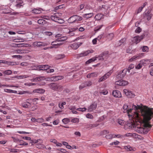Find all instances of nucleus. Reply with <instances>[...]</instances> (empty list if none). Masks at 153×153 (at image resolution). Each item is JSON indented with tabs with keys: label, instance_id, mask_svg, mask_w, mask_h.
Returning <instances> with one entry per match:
<instances>
[{
	"label": "nucleus",
	"instance_id": "nucleus-1",
	"mask_svg": "<svg viewBox=\"0 0 153 153\" xmlns=\"http://www.w3.org/2000/svg\"><path fill=\"white\" fill-rule=\"evenodd\" d=\"M123 109L126 110L123 111L124 113L127 112L128 115L129 119V120H131V123H132V126L133 127L136 128L137 129H136V131L140 133H146L147 131H145V129L140 127L137 126L136 125L135 121L137 123V122H140L142 120V119L141 116L139 113L136 111V110L139 109L140 107L139 106H137L133 105L132 106V108L130 109H128V106L126 104H125L123 106Z\"/></svg>",
	"mask_w": 153,
	"mask_h": 153
},
{
	"label": "nucleus",
	"instance_id": "nucleus-2",
	"mask_svg": "<svg viewBox=\"0 0 153 153\" xmlns=\"http://www.w3.org/2000/svg\"><path fill=\"white\" fill-rule=\"evenodd\" d=\"M141 114L145 122L144 127L145 128L149 129L152 127V125L148 123V121L153 117V112L149 109H144L141 111Z\"/></svg>",
	"mask_w": 153,
	"mask_h": 153
},
{
	"label": "nucleus",
	"instance_id": "nucleus-3",
	"mask_svg": "<svg viewBox=\"0 0 153 153\" xmlns=\"http://www.w3.org/2000/svg\"><path fill=\"white\" fill-rule=\"evenodd\" d=\"M82 20V18L81 17L75 15L69 18L68 19V22L69 23H75Z\"/></svg>",
	"mask_w": 153,
	"mask_h": 153
},
{
	"label": "nucleus",
	"instance_id": "nucleus-4",
	"mask_svg": "<svg viewBox=\"0 0 153 153\" xmlns=\"http://www.w3.org/2000/svg\"><path fill=\"white\" fill-rule=\"evenodd\" d=\"M59 14L60 13H54L53 15L51 16V19L52 20L59 23H63L64 22V20L60 19L59 17L58 16L59 15Z\"/></svg>",
	"mask_w": 153,
	"mask_h": 153
},
{
	"label": "nucleus",
	"instance_id": "nucleus-5",
	"mask_svg": "<svg viewBox=\"0 0 153 153\" xmlns=\"http://www.w3.org/2000/svg\"><path fill=\"white\" fill-rule=\"evenodd\" d=\"M123 92L129 98H133L135 96L134 93L132 91L127 89L123 90Z\"/></svg>",
	"mask_w": 153,
	"mask_h": 153
},
{
	"label": "nucleus",
	"instance_id": "nucleus-6",
	"mask_svg": "<svg viewBox=\"0 0 153 153\" xmlns=\"http://www.w3.org/2000/svg\"><path fill=\"white\" fill-rule=\"evenodd\" d=\"M127 72L126 69H124L123 70L117 71V77L119 79L123 78L126 74Z\"/></svg>",
	"mask_w": 153,
	"mask_h": 153
},
{
	"label": "nucleus",
	"instance_id": "nucleus-7",
	"mask_svg": "<svg viewBox=\"0 0 153 153\" xmlns=\"http://www.w3.org/2000/svg\"><path fill=\"white\" fill-rule=\"evenodd\" d=\"M145 35L142 34L140 36H138L134 37L132 40L133 43L137 44L139 42L144 38Z\"/></svg>",
	"mask_w": 153,
	"mask_h": 153
},
{
	"label": "nucleus",
	"instance_id": "nucleus-8",
	"mask_svg": "<svg viewBox=\"0 0 153 153\" xmlns=\"http://www.w3.org/2000/svg\"><path fill=\"white\" fill-rule=\"evenodd\" d=\"M33 45L34 47H40L46 46L47 44L41 42H34L33 43Z\"/></svg>",
	"mask_w": 153,
	"mask_h": 153
},
{
	"label": "nucleus",
	"instance_id": "nucleus-9",
	"mask_svg": "<svg viewBox=\"0 0 153 153\" xmlns=\"http://www.w3.org/2000/svg\"><path fill=\"white\" fill-rule=\"evenodd\" d=\"M128 82L127 81L121 80L115 82V85L124 86L128 85Z\"/></svg>",
	"mask_w": 153,
	"mask_h": 153
},
{
	"label": "nucleus",
	"instance_id": "nucleus-10",
	"mask_svg": "<svg viewBox=\"0 0 153 153\" xmlns=\"http://www.w3.org/2000/svg\"><path fill=\"white\" fill-rule=\"evenodd\" d=\"M94 51L92 50H87L83 52L78 55V57H81L88 56L89 54L92 53Z\"/></svg>",
	"mask_w": 153,
	"mask_h": 153
},
{
	"label": "nucleus",
	"instance_id": "nucleus-11",
	"mask_svg": "<svg viewBox=\"0 0 153 153\" xmlns=\"http://www.w3.org/2000/svg\"><path fill=\"white\" fill-rule=\"evenodd\" d=\"M144 55L143 53H139L132 57L129 59L130 62H132L141 58Z\"/></svg>",
	"mask_w": 153,
	"mask_h": 153
},
{
	"label": "nucleus",
	"instance_id": "nucleus-12",
	"mask_svg": "<svg viewBox=\"0 0 153 153\" xmlns=\"http://www.w3.org/2000/svg\"><path fill=\"white\" fill-rule=\"evenodd\" d=\"M57 42H59V41H57V39H56L55 41L52 42L51 43V45L52 46L50 48H57L62 44V43H57Z\"/></svg>",
	"mask_w": 153,
	"mask_h": 153
},
{
	"label": "nucleus",
	"instance_id": "nucleus-13",
	"mask_svg": "<svg viewBox=\"0 0 153 153\" xmlns=\"http://www.w3.org/2000/svg\"><path fill=\"white\" fill-rule=\"evenodd\" d=\"M97 104L96 102H94L88 108V110L89 112H91L95 110L97 108Z\"/></svg>",
	"mask_w": 153,
	"mask_h": 153
},
{
	"label": "nucleus",
	"instance_id": "nucleus-14",
	"mask_svg": "<svg viewBox=\"0 0 153 153\" xmlns=\"http://www.w3.org/2000/svg\"><path fill=\"white\" fill-rule=\"evenodd\" d=\"M82 44V42L80 43H74L70 45L68 48L69 47L71 48L72 49L74 50L77 49L79 46Z\"/></svg>",
	"mask_w": 153,
	"mask_h": 153
},
{
	"label": "nucleus",
	"instance_id": "nucleus-15",
	"mask_svg": "<svg viewBox=\"0 0 153 153\" xmlns=\"http://www.w3.org/2000/svg\"><path fill=\"white\" fill-rule=\"evenodd\" d=\"M31 99H28L26 100V101L25 102H24L22 104V106L24 108H28L31 107V105L30 103L27 101H29L30 100H31Z\"/></svg>",
	"mask_w": 153,
	"mask_h": 153
},
{
	"label": "nucleus",
	"instance_id": "nucleus-16",
	"mask_svg": "<svg viewBox=\"0 0 153 153\" xmlns=\"http://www.w3.org/2000/svg\"><path fill=\"white\" fill-rule=\"evenodd\" d=\"M143 16L144 19H146L148 21L150 20L152 17V15L150 13L149 11H148L146 12H145Z\"/></svg>",
	"mask_w": 153,
	"mask_h": 153
},
{
	"label": "nucleus",
	"instance_id": "nucleus-17",
	"mask_svg": "<svg viewBox=\"0 0 153 153\" xmlns=\"http://www.w3.org/2000/svg\"><path fill=\"white\" fill-rule=\"evenodd\" d=\"M58 84L55 83H51L48 85L49 88L54 91H56Z\"/></svg>",
	"mask_w": 153,
	"mask_h": 153
},
{
	"label": "nucleus",
	"instance_id": "nucleus-18",
	"mask_svg": "<svg viewBox=\"0 0 153 153\" xmlns=\"http://www.w3.org/2000/svg\"><path fill=\"white\" fill-rule=\"evenodd\" d=\"M113 95L116 97H121L122 95L121 92L119 91L115 90L112 93Z\"/></svg>",
	"mask_w": 153,
	"mask_h": 153
},
{
	"label": "nucleus",
	"instance_id": "nucleus-19",
	"mask_svg": "<svg viewBox=\"0 0 153 153\" xmlns=\"http://www.w3.org/2000/svg\"><path fill=\"white\" fill-rule=\"evenodd\" d=\"M45 91V90L42 89L37 88L34 90L33 91L31 92L33 93H39V94H43Z\"/></svg>",
	"mask_w": 153,
	"mask_h": 153
},
{
	"label": "nucleus",
	"instance_id": "nucleus-20",
	"mask_svg": "<svg viewBox=\"0 0 153 153\" xmlns=\"http://www.w3.org/2000/svg\"><path fill=\"white\" fill-rule=\"evenodd\" d=\"M78 28H72L69 29V31L68 33L69 34V36H74L75 33L74 32Z\"/></svg>",
	"mask_w": 153,
	"mask_h": 153
},
{
	"label": "nucleus",
	"instance_id": "nucleus-21",
	"mask_svg": "<svg viewBox=\"0 0 153 153\" xmlns=\"http://www.w3.org/2000/svg\"><path fill=\"white\" fill-rule=\"evenodd\" d=\"M23 1L22 0H17L16 6L17 8H20L21 6H23Z\"/></svg>",
	"mask_w": 153,
	"mask_h": 153
},
{
	"label": "nucleus",
	"instance_id": "nucleus-22",
	"mask_svg": "<svg viewBox=\"0 0 153 153\" xmlns=\"http://www.w3.org/2000/svg\"><path fill=\"white\" fill-rule=\"evenodd\" d=\"M39 69L40 70H47L50 68V66L47 65H42L39 66Z\"/></svg>",
	"mask_w": 153,
	"mask_h": 153
},
{
	"label": "nucleus",
	"instance_id": "nucleus-23",
	"mask_svg": "<svg viewBox=\"0 0 153 153\" xmlns=\"http://www.w3.org/2000/svg\"><path fill=\"white\" fill-rule=\"evenodd\" d=\"M45 79L44 76H39L36 78H34V82H37L44 80Z\"/></svg>",
	"mask_w": 153,
	"mask_h": 153
},
{
	"label": "nucleus",
	"instance_id": "nucleus-24",
	"mask_svg": "<svg viewBox=\"0 0 153 153\" xmlns=\"http://www.w3.org/2000/svg\"><path fill=\"white\" fill-rule=\"evenodd\" d=\"M93 15V13H88L84 14L82 15L83 17L85 19H88L91 18Z\"/></svg>",
	"mask_w": 153,
	"mask_h": 153
},
{
	"label": "nucleus",
	"instance_id": "nucleus-25",
	"mask_svg": "<svg viewBox=\"0 0 153 153\" xmlns=\"http://www.w3.org/2000/svg\"><path fill=\"white\" fill-rule=\"evenodd\" d=\"M98 75V74L97 73H92L90 74H88L87 75V77L88 78H90L91 77H97Z\"/></svg>",
	"mask_w": 153,
	"mask_h": 153
},
{
	"label": "nucleus",
	"instance_id": "nucleus-26",
	"mask_svg": "<svg viewBox=\"0 0 153 153\" xmlns=\"http://www.w3.org/2000/svg\"><path fill=\"white\" fill-rule=\"evenodd\" d=\"M104 53H103L98 56H96L94 57L95 59H96V61L97 59H98L100 60H104V58L103 57V56H104Z\"/></svg>",
	"mask_w": 153,
	"mask_h": 153
},
{
	"label": "nucleus",
	"instance_id": "nucleus-27",
	"mask_svg": "<svg viewBox=\"0 0 153 153\" xmlns=\"http://www.w3.org/2000/svg\"><path fill=\"white\" fill-rule=\"evenodd\" d=\"M4 91L5 92L8 93H14L15 94H16L17 93V91H16L6 88L4 89Z\"/></svg>",
	"mask_w": 153,
	"mask_h": 153
},
{
	"label": "nucleus",
	"instance_id": "nucleus-28",
	"mask_svg": "<svg viewBox=\"0 0 153 153\" xmlns=\"http://www.w3.org/2000/svg\"><path fill=\"white\" fill-rule=\"evenodd\" d=\"M125 149L128 151H135V148L131 147L130 146H127L125 147Z\"/></svg>",
	"mask_w": 153,
	"mask_h": 153
},
{
	"label": "nucleus",
	"instance_id": "nucleus-29",
	"mask_svg": "<svg viewBox=\"0 0 153 153\" xmlns=\"http://www.w3.org/2000/svg\"><path fill=\"white\" fill-rule=\"evenodd\" d=\"M2 73L4 74L9 75L11 74L12 73V71L10 70H8L6 71H2Z\"/></svg>",
	"mask_w": 153,
	"mask_h": 153
},
{
	"label": "nucleus",
	"instance_id": "nucleus-30",
	"mask_svg": "<svg viewBox=\"0 0 153 153\" xmlns=\"http://www.w3.org/2000/svg\"><path fill=\"white\" fill-rule=\"evenodd\" d=\"M42 9L39 8V9H34L32 10V12L34 13L39 14L41 12Z\"/></svg>",
	"mask_w": 153,
	"mask_h": 153
},
{
	"label": "nucleus",
	"instance_id": "nucleus-31",
	"mask_svg": "<svg viewBox=\"0 0 153 153\" xmlns=\"http://www.w3.org/2000/svg\"><path fill=\"white\" fill-rule=\"evenodd\" d=\"M103 16V15L102 14L99 13L96 15L95 17L96 20H100Z\"/></svg>",
	"mask_w": 153,
	"mask_h": 153
},
{
	"label": "nucleus",
	"instance_id": "nucleus-32",
	"mask_svg": "<svg viewBox=\"0 0 153 153\" xmlns=\"http://www.w3.org/2000/svg\"><path fill=\"white\" fill-rule=\"evenodd\" d=\"M57 88L56 91L59 92H61L63 90L64 87L63 86L58 84Z\"/></svg>",
	"mask_w": 153,
	"mask_h": 153
},
{
	"label": "nucleus",
	"instance_id": "nucleus-33",
	"mask_svg": "<svg viewBox=\"0 0 153 153\" xmlns=\"http://www.w3.org/2000/svg\"><path fill=\"white\" fill-rule=\"evenodd\" d=\"M63 78V76H56L53 77V79L54 81H58L61 80Z\"/></svg>",
	"mask_w": 153,
	"mask_h": 153
},
{
	"label": "nucleus",
	"instance_id": "nucleus-34",
	"mask_svg": "<svg viewBox=\"0 0 153 153\" xmlns=\"http://www.w3.org/2000/svg\"><path fill=\"white\" fill-rule=\"evenodd\" d=\"M67 39V36L61 37L57 39V41L59 42L63 41L66 40Z\"/></svg>",
	"mask_w": 153,
	"mask_h": 153
},
{
	"label": "nucleus",
	"instance_id": "nucleus-35",
	"mask_svg": "<svg viewBox=\"0 0 153 153\" xmlns=\"http://www.w3.org/2000/svg\"><path fill=\"white\" fill-rule=\"evenodd\" d=\"M32 94V93L29 91H20L19 93V94Z\"/></svg>",
	"mask_w": 153,
	"mask_h": 153
},
{
	"label": "nucleus",
	"instance_id": "nucleus-36",
	"mask_svg": "<svg viewBox=\"0 0 153 153\" xmlns=\"http://www.w3.org/2000/svg\"><path fill=\"white\" fill-rule=\"evenodd\" d=\"M29 77L28 75H21L16 76V77L19 79H21L27 78Z\"/></svg>",
	"mask_w": 153,
	"mask_h": 153
},
{
	"label": "nucleus",
	"instance_id": "nucleus-37",
	"mask_svg": "<svg viewBox=\"0 0 153 153\" xmlns=\"http://www.w3.org/2000/svg\"><path fill=\"white\" fill-rule=\"evenodd\" d=\"M7 65H18V62H7Z\"/></svg>",
	"mask_w": 153,
	"mask_h": 153
},
{
	"label": "nucleus",
	"instance_id": "nucleus-38",
	"mask_svg": "<svg viewBox=\"0 0 153 153\" xmlns=\"http://www.w3.org/2000/svg\"><path fill=\"white\" fill-rule=\"evenodd\" d=\"M134 67V64H131L128 67L127 69V71H128V72L129 73L130 72V71L131 69L133 68Z\"/></svg>",
	"mask_w": 153,
	"mask_h": 153
},
{
	"label": "nucleus",
	"instance_id": "nucleus-39",
	"mask_svg": "<svg viewBox=\"0 0 153 153\" xmlns=\"http://www.w3.org/2000/svg\"><path fill=\"white\" fill-rule=\"evenodd\" d=\"M114 36V34L113 33H111L107 35L106 37L109 40H112Z\"/></svg>",
	"mask_w": 153,
	"mask_h": 153
},
{
	"label": "nucleus",
	"instance_id": "nucleus-40",
	"mask_svg": "<svg viewBox=\"0 0 153 153\" xmlns=\"http://www.w3.org/2000/svg\"><path fill=\"white\" fill-rule=\"evenodd\" d=\"M149 60L148 59H143L140 60V62L142 65H146V62L148 61Z\"/></svg>",
	"mask_w": 153,
	"mask_h": 153
},
{
	"label": "nucleus",
	"instance_id": "nucleus-41",
	"mask_svg": "<svg viewBox=\"0 0 153 153\" xmlns=\"http://www.w3.org/2000/svg\"><path fill=\"white\" fill-rule=\"evenodd\" d=\"M96 61V59H95L94 57H93L92 58H91L89 60H88V61H87L86 62V64H89L91 62H94V61Z\"/></svg>",
	"mask_w": 153,
	"mask_h": 153
},
{
	"label": "nucleus",
	"instance_id": "nucleus-42",
	"mask_svg": "<svg viewBox=\"0 0 153 153\" xmlns=\"http://www.w3.org/2000/svg\"><path fill=\"white\" fill-rule=\"evenodd\" d=\"M25 50H21V49H18L15 50L14 51L16 53H25Z\"/></svg>",
	"mask_w": 153,
	"mask_h": 153
},
{
	"label": "nucleus",
	"instance_id": "nucleus-43",
	"mask_svg": "<svg viewBox=\"0 0 153 153\" xmlns=\"http://www.w3.org/2000/svg\"><path fill=\"white\" fill-rule=\"evenodd\" d=\"M112 73L111 71H110L107 74H105L103 76L106 79H107L111 75Z\"/></svg>",
	"mask_w": 153,
	"mask_h": 153
},
{
	"label": "nucleus",
	"instance_id": "nucleus-44",
	"mask_svg": "<svg viewBox=\"0 0 153 153\" xmlns=\"http://www.w3.org/2000/svg\"><path fill=\"white\" fill-rule=\"evenodd\" d=\"M62 122L65 124H67L69 122V119L67 118H65L62 119Z\"/></svg>",
	"mask_w": 153,
	"mask_h": 153
},
{
	"label": "nucleus",
	"instance_id": "nucleus-45",
	"mask_svg": "<svg viewBox=\"0 0 153 153\" xmlns=\"http://www.w3.org/2000/svg\"><path fill=\"white\" fill-rule=\"evenodd\" d=\"M65 56L64 54H59L57 56L56 58L58 59H61L64 58Z\"/></svg>",
	"mask_w": 153,
	"mask_h": 153
},
{
	"label": "nucleus",
	"instance_id": "nucleus-46",
	"mask_svg": "<svg viewBox=\"0 0 153 153\" xmlns=\"http://www.w3.org/2000/svg\"><path fill=\"white\" fill-rule=\"evenodd\" d=\"M117 122L120 125L122 126L124 124V121L121 119H118L117 120Z\"/></svg>",
	"mask_w": 153,
	"mask_h": 153
},
{
	"label": "nucleus",
	"instance_id": "nucleus-47",
	"mask_svg": "<svg viewBox=\"0 0 153 153\" xmlns=\"http://www.w3.org/2000/svg\"><path fill=\"white\" fill-rule=\"evenodd\" d=\"M45 22V21L43 19H39L38 21V23L40 24H44Z\"/></svg>",
	"mask_w": 153,
	"mask_h": 153
},
{
	"label": "nucleus",
	"instance_id": "nucleus-48",
	"mask_svg": "<svg viewBox=\"0 0 153 153\" xmlns=\"http://www.w3.org/2000/svg\"><path fill=\"white\" fill-rule=\"evenodd\" d=\"M18 149H9V151L12 152L16 153L18 152Z\"/></svg>",
	"mask_w": 153,
	"mask_h": 153
},
{
	"label": "nucleus",
	"instance_id": "nucleus-49",
	"mask_svg": "<svg viewBox=\"0 0 153 153\" xmlns=\"http://www.w3.org/2000/svg\"><path fill=\"white\" fill-rule=\"evenodd\" d=\"M86 117L90 119H93L94 118L93 116L91 114L88 113L86 115Z\"/></svg>",
	"mask_w": 153,
	"mask_h": 153
},
{
	"label": "nucleus",
	"instance_id": "nucleus-50",
	"mask_svg": "<svg viewBox=\"0 0 153 153\" xmlns=\"http://www.w3.org/2000/svg\"><path fill=\"white\" fill-rule=\"evenodd\" d=\"M142 67V65L141 64H140V63L137 65H136L135 67L136 69H140Z\"/></svg>",
	"mask_w": 153,
	"mask_h": 153
},
{
	"label": "nucleus",
	"instance_id": "nucleus-51",
	"mask_svg": "<svg viewBox=\"0 0 153 153\" xmlns=\"http://www.w3.org/2000/svg\"><path fill=\"white\" fill-rule=\"evenodd\" d=\"M11 138L13 139V141L16 143L19 142V140L17 137H11Z\"/></svg>",
	"mask_w": 153,
	"mask_h": 153
},
{
	"label": "nucleus",
	"instance_id": "nucleus-52",
	"mask_svg": "<svg viewBox=\"0 0 153 153\" xmlns=\"http://www.w3.org/2000/svg\"><path fill=\"white\" fill-rule=\"evenodd\" d=\"M148 48L147 46H143L142 48V50L143 52H147L148 51Z\"/></svg>",
	"mask_w": 153,
	"mask_h": 153
},
{
	"label": "nucleus",
	"instance_id": "nucleus-53",
	"mask_svg": "<svg viewBox=\"0 0 153 153\" xmlns=\"http://www.w3.org/2000/svg\"><path fill=\"white\" fill-rule=\"evenodd\" d=\"M85 84V82L82 83L79 86V89H82L86 87V86Z\"/></svg>",
	"mask_w": 153,
	"mask_h": 153
},
{
	"label": "nucleus",
	"instance_id": "nucleus-54",
	"mask_svg": "<svg viewBox=\"0 0 153 153\" xmlns=\"http://www.w3.org/2000/svg\"><path fill=\"white\" fill-rule=\"evenodd\" d=\"M12 57L13 58H16L19 59H20L22 58V56L19 55H15L12 56Z\"/></svg>",
	"mask_w": 153,
	"mask_h": 153
},
{
	"label": "nucleus",
	"instance_id": "nucleus-55",
	"mask_svg": "<svg viewBox=\"0 0 153 153\" xmlns=\"http://www.w3.org/2000/svg\"><path fill=\"white\" fill-rule=\"evenodd\" d=\"M17 132L20 134H31L30 132H26L24 131H18Z\"/></svg>",
	"mask_w": 153,
	"mask_h": 153
},
{
	"label": "nucleus",
	"instance_id": "nucleus-56",
	"mask_svg": "<svg viewBox=\"0 0 153 153\" xmlns=\"http://www.w3.org/2000/svg\"><path fill=\"white\" fill-rule=\"evenodd\" d=\"M109 133V131L108 130H104L103 131H102L101 132V135L105 134H108Z\"/></svg>",
	"mask_w": 153,
	"mask_h": 153
},
{
	"label": "nucleus",
	"instance_id": "nucleus-57",
	"mask_svg": "<svg viewBox=\"0 0 153 153\" xmlns=\"http://www.w3.org/2000/svg\"><path fill=\"white\" fill-rule=\"evenodd\" d=\"M141 29L140 27H138L135 30V32L137 33H139L141 32Z\"/></svg>",
	"mask_w": 153,
	"mask_h": 153
},
{
	"label": "nucleus",
	"instance_id": "nucleus-58",
	"mask_svg": "<svg viewBox=\"0 0 153 153\" xmlns=\"http://www.w3.org/2000/svg\"><path fill=\"white\" fill-rule=\"evenodd\" d=\"M44 121V120L43 118H37V122L42 123Z\"/></svg>",
	"mask_w": 153,
	"mask_h": 153
},
{
	"label": "nucleus",
	"instance_id": "nucleus-59",
	"mask_svg": "<svg viewBox=\"0 0 153 153\" xmlns=\"http://www.w3.org/2000/svg\"><path fill=\"white\" fill-rule=\"evenodd\" d=\"M79 122V119L78 118H76L73 119L71 120V122L74 123H77Z\"/></svg>",
	"mask_w": 153,
	"mask_h": 153
},
{
	"label": "nucleus",
	"instance_id": "nucleus-60",
	"mask_svg": "<svg viewBox=\"0 0 153 153\" xmlns=\"http://www.w3.org/2000/svg\"><path fill=\"white\" fill-rule=\"evenodd\" d=\"M85 84L86 85V87L87 86H91L92 84V82L91 81H87L86 82Z\"/></svg>",
	"mask_w": 153,
	"mask_h": 153
},
{
	"label": "nucleus",
	"instance_id": "nucleus-61",
	"mask_svg": "<svg viewBox=\"0 0 153 153\" xmlns=\"http://www.w3.org/2000/svg\"><path fill=\"white\" fill-rule=\"evenodd\" d=\"M44 34L48 36H51L52 35V33L51 32H45L44 33Z\"/></svg>",
	"mask_w": 153,
	"mask_h": 153
},
{
	"label": "nucleus",
	"instance_id": "nucleus-62",
	"mask_svg": "<svg viewBox=\"0 0 153 153\" xmlns=\"http://www.w3.org/2000/svg\"><path fill=\"white\" fill-rule=\"evenodd\" d=\"M108 91L106 90L103 91H101L100 92V94H103L104 95H106L108 93Z\"/></svg>",
	"mask_w": 153,
	"mask_h": 153
},
{
	"label": "nucleus",
	"instance_id": "nucleus-63",
	"mask_svg": "<svg viewBox=\"0 0 153 153\" xmlns=\"http://www.w3.org/2000/svg\"><path fill=\"white\" fill-rule=\"evenodd\" d=\"M69 108L70 110H71V111L74 110H76L77 109L76 108L75 106H70Z\"/></svg>",
	"mask_w": 153,
	"mask_h": 153
},
{
	"label": "nucleus",
	"instance_id": "nucleus-64",
	"mask_svg": "<svg viewBox=\"0 0 153 153\" xmlns=\"http://www.w3.org/2000/svg\"><path fill=\"white\" fill-rule=\"evenodd\" d=\"M28 64V63L26 62H23L21 63V66L25 67L27 66Z\"/></svg>",
	"mask_w": 153,
	"mask_h": 153
}]
</instances>
